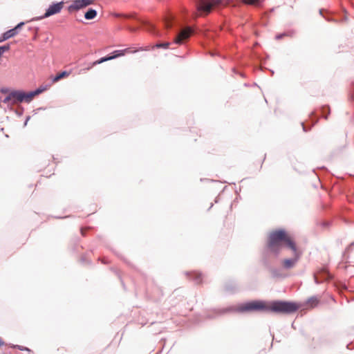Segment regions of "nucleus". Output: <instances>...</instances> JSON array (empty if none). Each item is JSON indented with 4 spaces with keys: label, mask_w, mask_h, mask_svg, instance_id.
Wrapping results in <instances>:
<instances>
[{
    "label": "nucleus",
    "mask_w": 354,
    "mask_h": 354,
    "mask_svg": "<svg viewBox=\"0 0 354 354\" xmlns=\"http://www.w3.org/2000/svg\"><path fill=\"white\" fill-rule=\"evenodd\" d=\"M282 242L286 243L291 250H295V243L288 236L283 230H276L270 233L266 245H269L272 251L277 254L281 252Z\"/></svg>",
    "instance_id": "f257e3e1"
},
{
    "label": "nucleus",
    "mask_w": 354,
    "mask_h": 354,
    "mask_svg": "<svg viewBox=\"0 0 354 354\" xmlns=\"http://www.w3.org/2000/svg\"><path fill=\"white\" fill-rule=\"evenodd\" d=\"M299 309L295 302L287 301H273L268 306V310L282 314H292Z\"/></svg>",
    "instance_id": "f03ea898"
},
{
    "label": "nucleus",
    "mask_w": 354,
    "mask_h": 354,
    "mask_svg": "<svg viewBox=\"0 0 354 354\" xmlns=\"http://www.w3.org/2000/svg\"><path fill=\"white\" fill-rule=\"evenodd\" d=\"M240 313L252 311H268V306L265 301L261 300H253L239 305L236 309Z\"/></svg>",
    "instance_id": "7ed1b4c3"
},
{
    "label": "nucleus",
    "mask_w": 354,
    "mask_h": 354,
    "mask_svg": "<svg viewBox=\"0 0 354 354\" xmlns=\"http://www.w3.org/2000/svg\"><path fill=\"white\" fill-rule=\"evenodd\" d=\"M196 30L189 26H185L180 28L176 32L174 42L176 44H182L189 40L190 37L194 35Z\"/></svg>",
    "instance_id": "20e7f679"
},
{
    "label": "nucleus",
    "mask_w": 354,
    "mask_h": 354,
    "mask_svg": "<svg viewBox=\"0 0 354 354\" xmlns=\"http://www.w3.org/2000/svg\"><path fill=\"white\" fill-rule=\"evenodd\" d=\"M219 3L220 0H200L196 4V9L201 15H207Z\"/></svg>",
    "instance_id": "39448f33"
},
{
    "label": "nucleus",
    "mask_w": 354,
    "mask_h": 354,
    "mask_svg": "<svg viewBox=\"0 0 354 354\" xmlns=\"http://www.w3.org/2000/svg\"><path fill=\"white\" fill-rule=\"evenodd\" d=\"M64 6V1L53 3L46 9L44 15L33 18L32 21H38L44 18H48L53 15L61 12Z\"/></svg>",
    "instance_id": "423d86ee"
},
{
    "label": "nucleus",
    "mask_w": 354,
    "mask_h": 354,
    "mask_svg": "<svg viewBox=\"0 0 354 354\" xmlns=\"http://www.w3.org/2000/svg\"><path fill=\"white\" fill-rule=\"evenodd\" d=\"M279 254L280 253L276 254L274 252L272 251L269 245H266L261 255V261L265 268H266L273 264V259L277 258Z\"/></svg>",
    "instance_id": "0eeeda50"
},
{
    "label": "nucleus",
    "mask_w": 354,
    "mask_h": 354,
    "mask_svg": "<svg viewBox=\"0 0 354 354\" xmlns=\"http://www.w3.org/2000/svg\"><path fill=\"white\" fill-rule=\"evenodd\" d=\"M292 251L293 252V257L290 259H285L281 261V266L285 270H290L295 268L301 257V254L298 251L296 245L295 250Z\"/></svg>",
    "instance_id": "6e6552de"
},
{
    "label": "nucleus",
    "mask_w": 354,
    "mask_h": 354,
    "mask_svg": "<svg viewBox=\"0 0 354 354\" xmlns=\"http://www.w3.org/2000/svg\"><path fill=\"white\" fill-rule=\"evenodd\" d=\"M122 16L126 19H134L138 20L142 26H144L145 27V28L147 31L150 32L155 36H157V37L160 36V31L158 29H156V28L154 26L153 24H151L150 22H149L147 21H144V20L138 19L136 17V15L134 13L129 14V15H122Z\"/></svg>",
    "instance_id": "1a4fd4ad"
},
{
    "label": "nucleus",
    "mask_w": 354,
    "mask_h": 354,
    "mask_svg": "<svg viewBox=\"0 0 354 354\" xmlns=\"http://www.w3.org/2000/svg\"><path fill=\"white\" fill-rule=\"evenodd\" d=\"M128 50H129L128 48L124 49V50H115L114 52H113L111 55H106V56L101 57L100 59H99L95 61L94 62H93L91 66H88V68H86L84 70L85 71L89 70L93 66H95V65H97V64H102V63H103L104 62L109 61V60L113 59L115 58H117L118 57L122 56Z\"/></svg>",
    "instance_id": "9d476101"
},
{
    "label": "nucleus",
    "mask_w": 354,
    "mask_h": 354,
    "mask_svg": "<svg viewBox=\"0 0 354 354\" xmlns=\"http://www.w3.org/2000/svg\"><path fill=\"white\" fill-rule=\"evenodd\" d=\"M93 1L94 0H74L68 7V10L70 12L79 10L92 4Z\"/></svg>",
    "instance_id": "9b49d317"
},
{
    "label": "nucleus",
    "mask_w": 354,
    "mask_h": 354,
    "mask_svg": "<svg viewBox=\"0 0 354 354\" xmlns=\"http://www.w3.org/2000/svg\"><path fill=\"white\" fill-rule=\"evenodd\" d=\"M12 97V104H16L24 102V91L21 90L12 91L10 92Z\"/></svg>",
    "instance_id": "f8f14e48"
},
{
    "label": "nucleus",
    "mask_w": 354,
    "mask_h": 354,
    "mask_svg": "<svg viewBox=\"0 0 354 354\" xmlns=\"http://www.w3.org/2000/svg\"><path fill=\"white\" fill-rule=\"evenodd\" d=\"M46 87H39L37 89L30 91L28 93H26L24 91V102H30L32 99L37 95L41 93L43 91L46 90Z\"/></svg>",
    "instance_id": "ddd939ff"
},
{
    "label": "nucleus",
    "mask_w": 354,
    "mask_h": 354,
    "mask_svg": "<svg viewBox=\"0 0 354 354\" xmlns=\"http://www.w3.org/2000/svg\"><path fill=\"white\" fill-rule=\"evenodd\" d=\"M266 269L270 272L272 277L273 278H285L286 275L283 274L282 271L279 268H274L273 264L266 268Z\"/></svg>",
    "instance_id": "4468645a"
},
{
    "label": "nucleus",
    "mask_w": 354,
    "mask_h": 354,
    "mask_svg": "<svg viewBox=\"0 0 354 354\" xmlns=\"http://www.w3.org/2000/svg\"><path fill=\"white\" fill-rule=\"evenodd\" d=\"M186 274L189 276L196 283H200L202 282L203 277L201 273L192 272H187Z\"/></svg>",
    "instance_id": "2eb2a0df"
},
{
    "label": "nucleus",
    "mask_w": 354,
    "mask_h": 354,
    "mask_svg": "<svg viewBox=\"0 0 354 354\" xmlns=\"http://www.w3.org/2000/svg\"><path fill=\"white\" fill-rule=\"evenodd\" d=\"M175 21V18L172 15H168L164 21L165 27L167 29H170L173 27Z\"/></svg>",
    "instance_id": "dca6fc26"
},
{
    "label": "nucleus",
    "mask_w": 354,
    "mask_h": 354,
    "mask_svg": "<svg viewBox=\"0 0 354 354\" xmlns=\"http://www.w3.org/2000/svg\"><path fill=\"white\" fill-rule=\"evenodd\" d=\"M16 35V32L15 30L10 29L8 31L5 32L1 37H0V42H3L14 36Z\"/></svg>",
    "instance_id": "f3484780"
},
{
    "label": "nucleus",
    "mask_w": 354,
    "mask_h": 354,
    "mask_svg": "<svg viewBox=\"0 0 354 354\" xmlns=\"http://www.w3.org/2000/svg\"><path fill=\"white\" fill-rule=\"evenodd\" d=\"M97 11L93 8H88L84 14V18L87 20H91L97 16Z\"/></svg>",
    "instance_id": "a211bd4d"
},
{
    "label": "nucleus",
    "mask_w": 354,
    "mask_h": 354,
    "mask_svg": "<svg viewBox=\"0 0 354 354\" xmlns=\"http://www.w3.org/2000/svg\"><path fill=\"white\" fill-rule=\"evenodd\" d=\"M70 75V72H68V71H62L61 73H59L58 74H57L53 79V82H58L59 80H60L61 79L64 78V77H66L67 76H68Z\"/></svg>",
    "instance_id": "6ab92c4d"
},
{
    "label": "nucleus",
    "mask_w": 354,
    "mask_h": 354,
    "mask_svg": "<svg viewBox=\"0 0 354 354\" xmlns=\"http://www.w3.org/2000/svg\"><path fill=\"white\" fill-rule=\"evenodd\" d=\"M236 289V284L234 282H228L225 285V290L227 292H232Z\"/></svg>",
    "instance_id": "aec40b11"
},
{
    "label": "nucleus",
    "mask_w": 354,
    "mask_h": 354,
    "mask_svg": "<svg viewBox=\"0 0 354 354\" xmlns=\"http://www.w3.org/2000/svg\"><path fill=\"white\" fill-rule=\"evenodd\" d=\"M306 303L313 308L318 304L319 300L316 297H311L308 299Z\"/></svg>",
    "instance_id": "412c9836"
},
{
    "label": "nucleus",
    "mask_w": 354,
    "mask_h": 354,
    "mask_svg": "<svg viewBox=\"0 0 354 354\" xmlns=\"http://www.w3.org/2000/svg\"><path fill=\"white\" fill-rule=\"evenodd\" d=\"M330 107L326 105V106H323L322 107V113L323 117L325 119L328 118V115L330 114Z\"/></svg>",
    "instance_id": "4be33fe9"
},
{
    "label": "nucleus",
    "mask_w": 354,
    "mask_h": 354,
    "mask_svg": "<svg viewBox=\"0 0 354 354\" xmlns=\"http://www.w3.org/2000/svg\"><path fill=\"white\" fill-rule=\"evenodd\" d=\"M263 0H245V3L249 5L259 6Z\"/></svg>",
    "instance_id": "5701e85b"
},
{
    "label": "nucleus",
    "mask_w": 354,
    "mask_h": 354,
    "mask_svg": "<svg viewBox=\"0 0 354 354\" xmlns=\"http://www.w3.org/2000/svg\"><path fill=\"white\" fill-rule=\"evenodd\" d=\"M294 35V32L291 31V32H283V33H281V34H278L275 36V39L279 40V39H282L283 37L285 36H290V37H292V35Z\"/></svg>",
    "instance_id": "b1692460"
},
{
    "label": "nucleus",
    "mask_w": 354,
    "mask_h": 354,
    "mask_svg": "<svg viewBox=\"0 0 354 354\" xmlns=\"http://www.w3.org/2000/svg\"><path fill=\"white\" fill-rule=\"evenodd\" d=\"M2 102L5 104H7L8 106H11L12 104V97L10 93L2 100Z\"/></svg>",
    "instance_id": "393cba45"
},
{
    "label": "nucleus",
    "mask_w": 354,
    "mask_h": 354,
    "mask_svg": "<svg viewBox=\"0 0 354 354\" xmlns=\"http://www.w3.org/2000/svg\"><path fill=\"white\" fill-rule=\"evenodd\" d=\"M169 42L158 43L156 45V47L167 49V48H169Z\"/></svg>",
    "instance_id": "a878e982"
},
{
    "label": "nucleus",
    "mask_w": 354,
    "mask_h": 354,
    "mask_svg": "<svg viewBox=\"0 0 354 354\" xmlns=\"http://www.w3.org/2000/svg\"><path fill=\"white\" fill-rule=\"evenodd\" d=\"M24 24V22H20L14 28H12V30H15L16 32V35H17L19 32V30L21 28Z\"/></svg>",
    "instance_id": "bb28decb"
},
{
    "label": "nucleus",
    "mask_w": 354,
    "mask_h": 354,
    "mask_svg": "<svg viewBox=\"0 0 354 354\" xmlns=\"http://www.w3.org/2000/svg\"><path fill=\"white\" fill-rule=\"evenodd\" d=\"M14 347L17 348H19L21 351H27L28 352L30 351L29 348H28L26 347H24L22 346L15 345V346H14Z\"/></svg>",
    "instance_id": "cd10ccee"
},
{
    "label": "nucleus",
    "mask_w": 354,
    "mask_h": 354,
    "mask_svg": "<svg viewBox=\"0 0 354 354\" xmlns=\"http://www.w3.org/2000/svg\"><path fill=\"white\" fill-rule=\"evenodd\" d=\"M15 113L19 115V116H21L23 115V113H24V109L23 108H20L19 109H17L15 111Z\"/></svg>",
    "instance_id": "c85d7f7f"
},
{
    "label": "nucleus",
    "mask_w": 354,
    "mask_h": 354,
    "mask_svg": "<svg viewBox=\"0 0 354 354\" xmlns=\"http://www.w3.org/2000/svg\"><path fill=\"white\" fill-rule=\"evenodd\" d=\"M29 30H33L35 31L34 39H35L37 38V32L39 30L38 28H29Z\"/></svg>",
    "instance_id": "c756f323"
},
{
    "label": "nucleus",
    "mask_w": 354,
    "mask_h": 354,
    "mask_svg": "<svg viewBox=\"0 0 354 354\" xmlns=\"http://www.w3.org/2000/svg\"><path fill=\"white\" fill-rule=\"evenodd\" d=\"M301 126H302V128H303V131H305V132L309 131L310 129V128H311V127H309V128H307L306 126L305 125L304 122H301Z\"/></svg>",
    "instance_id": "7c9ffc66"
},
{
    "label": "nucleus",
    "mask_w": 354,
    "mask_h": 354,
    "mask_svg": "<svg viewBox=\"0 0 354 354\" xmlns=\"http://www.w3.org/2000/svg\"><path fill=\"white\" fill-rule=\"evenodd\" d=\"M351 91H352V92H353V94L351 95V98L352 100H353V98H354V96H353V95H354V82H353L352 83V84H351Z\"/></svg>",
    "instance_id": "2f4dec72"
},
{
    "label": "nucleus",
    "mask_w": 354,
    "mask_h": 354,
    "mask_svg": "<svg viewBox=\"0 0 354 354\" xmlns=\"http://www.w3.org/2000/svg\"><path fill=\"white\" fill-rule=\"evenodd\" d=\"M314 118H316V113L315 111H313L310 113V120H314Z\"/></svg>",
    "instance_id": "473e14b6"
},
{
    "label": "nucleus",
    "mask_w": 354,
    "mask_h": 354,
    "mask_svg": "<svg viewBox=\"0 0 354 354\" xmlns=\"http://www.w3.org/2000/svg\"><path fill=\"white\" fill-rule=\"evenodd\" d=\"M128 30L131 32H136L137 31L138 29L133 27H128Z\"/></svg>",
    "instance_id": "72a5a7b5"
},
{
    "label": "nucleus",
    "mask_w": 354,
    "mask_h": 354,
    "mask_svg": "<svg viewBox=\"0 0 354 354\" xmlns=\"http://www.w3.org/2000/svg\"><path fill=\"white\" fill-rule=\"evenodd\" d=\"M233 308H225V309H223L222 313H227V312H229V311H231L232 310Z\"/></svg>",
    "instance_id": "f704fd0d"
},
{
    "label": "nucleus",
    "mask_w": 354,
    "mask_h": 354,
    "mask_svg": "<svg viewBox=\"0 0 354 354\" xmlns=\"http://www.w3.org/2000/svg\"><path fill=\"white\" fill-rule=\"evenodd\" d=\"M30 116H28V117L26 118V120H25V122H24V127L27 125L28 122V120H30Z\"/></svg>",
    "instance_id": "c9c22d12"
},
{
    "label": "nucleus",
    "mask_w": 354,
    "mask_h": 354,
    "mask_svg": "<svg viewBox=\"0 0 354 354\" xmlns=\"http://www.w3.org/2000/svg\"><path fill=\"white\" fill-rule=\"evenodd\" d=\"M354 246V241L352 242L348 246V250H350L352 248V247Z\"/></svg>",
    "instance_id": "e433bc0d"
},
{
    "label": "nucleus",
    "mask_w": 354,
    "mask_h": 354,
    "mask_svg": "<svg viewBox=\"0 0 354 354\" xmlns=\"http://www.w3.org/2000/svg\"><path fill=\"white\" fill-rule=\"evenodd\" d=\"M317 122H318V119L316 118L315 120L313 122V124H312L311 127L315 125Z\"/></svg>",
    "instance_id": "4c0bfd02"
},
{
    "label": "nucleus",
    "mask_w": 354,
    "mask_h": 354,
    "mask_svg": "<svg viewBox=\"0 0 354 354\" xmlns=\"http://www.w3.org/2000/svg\"><path fill=\"white\" fill-rule=\"evenodd\" d=\"M1 92H2V93H6V92H7V90H6V89H1Z\"/></svg>",
    "instance_id": "58836bf2"
},
{
    "label": "nucleus",
    "mask_w": 354,
    "mask_h": 354,
    "mask_svg": "<svg viewBox=\"0 0 354 354\" xmlns=\"http://www.w3.org/2000/svg\"><path fill=\"white\" fill-rule=\"evenodd\" d=\"M315 281L316 283H319L316 277H315Z\"/></svg>",
    "instance_id": "ea45409f"
},
{
    "label": "nucleus",
    "mask_w": 354,
    "mask_h": 354,
    "mask_svg": "<svg viewBox=\"0 0 354 354\" xmlns=\"http://www.w3.org/2000/svg\"><path fill=\"white\" fill-rule=\"evenodd\" d=\"M319 12H320L321 15H322V10H320Z\"/></svg>",
    "instance_id": "a19ab883"
}]
</instances>
